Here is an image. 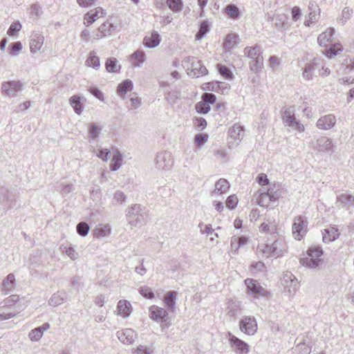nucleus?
Here are the masks:
<instances>
[{"mask_svg": "<svg viewBox=\"0 0 354 354\" xmlns=\"http://www.w3.org/2000/svg\"><path fill=\"white\" fill-rule=\"evenodd\" d=\"M209 31V26L207 21H203L200 25L198 32L196 34V39H202Z\"/></svg>", "mask_w": 354, "mask_h": 354, "instance_id": "obj_45", "label": "nucleus"}, {"mask_svg": "<svg viewBox=\"0 0 354 354\" xmlns=\"http://www.w3.org/2000/svg\"><path fill=\"white\" fill-rule=\"evenodd\" d=\"M193 122L195 128L198 131H203L207 127V122L202 117H194L193 118Z\"/></svg>", "mask_w": 354, "mask_h": 354, "instance_id": "obj_55", "label": "nucleus"}, {"mask_svg": "<svg viewBox=\"0 0 354 354\" xmlns=\"http://www.w3.org/2000/svg\"><path fill=\"white\" fill-rule=\"evenodd\" d=\"M225 11L227 15L232 19H237L239 16V8L233 4L226 6Z\"/></svg>", "mask_w": 354, "mask_h": 354, "instance_id": "obj_48", "label": "nucleus"}, {"mask_svg": "<svg viewBox=\"0 0 354 354\" xmlns=\"http://www.w3.org/2000/svg\"><path fill=\"white\" fill-rule=\"evenodd\" d=\"M94 153L103 161H107L111 156V151L107 149H97Z\"/></svg>", "mask_w": 354, "mask_h": 354, "instance_id": "obj_49", "label": "nucleus"}, {"mask_svg": "<svg viewBox=\"0 0 354 354\" xmlns=\"http://www.w3.org/2000/svg\"><path fill=\"white\" fill-rule=\"evenodd\" d=\"M111 233V227L109 225H100L94 230V234L97 238L108 236Z\"/></svg>", "mask_w": 354, "mask_h": 354, "instance_id": "obj_40", "label": "nucleus"}, {"mask_svg": "<svg viewBox=\"0 0 354 354\" xmlns=\"http://www.w3.org/2000/svg\"><path fill=\"white\" fill-rule=\"evenodd\" d=\"M160 42V36L156 31H153L150 36H145L143 39V44L149 48L158 46Z\"/></svg>", "mask_w": 354, "mask_h": 354, "instance_id": "obj_24", "label": "nucleus"}, {"mask_svg": "<svg viewBox=\"0 0 354 354\" xmlns=\"http://www.w3.org/2000/svg\"><path fill=\"white\" fill-rule=\"evenodd\" d=\"M208 136L204 133H198L195 136L194 143L196 145H203L207 140Z\"/></svg>", "mask_w": 354, "mask_h": 354, "instance_id": "obj_64", "label": "nucleus"}, {"mask_svg": "<svg viewBox=\"0 0 354 354\" xmlns=\"http://www.w3.org/2000/svg\"><path fill=\"white\" fill-rule=\"evenodd\" d=\"M179 97V93L177 91L172 90L165 93V99L170 104H174Z\"/></svg>", "mask_w": 354, "mask_h": 354, "instance_id": "obj_51", "label": "nucleus"}, {"mask_svg": "<svg viewBox=\"0 0 354 354\" xmlns=\"http://www.w3.org/2000/svg\"><path fill=\"white\" fill-rule=\"evenodd\" d=\"M282 120L286 127H292L299 132H304L305 130L304 124L297 120L292 106L285 109L282 114Z\"/></svg>", "mask_w": 354, "mask_h": 354, "instance_id": "obj_5", "label": "nucleus"}, {"mask_svg": "<svg viewBox=\"0 0 354 354\" xmlns=\"http://www.w3.org/2000/svg\"><path fill=\"white\" fill-rule=\"evenodd\" d=\"M244 54L251 59L262 57V51L259 46L255 45L253 47H245Z\"/></svg>", "mask_w": 354, "mask_h": 354, "instance_id": "obj_32", "label": "nucleus"}, {"mask_svg": "<svg viewBox=\"0 0 354 354\" xmlns=\"http://www.w3.org/2000/svg\"><path fill=\"white\" fill-rule=\"evenodd\" d=\"M263 64V57H259L255 59H252V61L250 62V68L253 73H257L261 71Z\"/></svg>", "mask_w": 354, "mask_h": 354, "instance_id": "obj_42", "label": "nucleus"}, {"mask_svg": "<svg viewBox=\"0 0 354 354\" xmlns=\"http://www.w3.org/2000/svg\"><path fill=\"white\" fill-rule=\"evenodd\" d=\"M68 296L65 291H58L54 293L49 299L48 304L53 306H57L67 300Z\"/></svg>", "mask_w": 354, "mask_h": 354, "instance_id": "obj_25", "label": "nucleus"}, {"mask_svg": "<svg viewBox=\"0 0 354 354\" xmlns=\"http://www.w3.org/2000/svg\"><path fill=\"white\" fill-rule=\"evenodd\" d=\"M22 48V44L20 41L13 42L10 44L8 48L9 54L15 56L17 55Z\"/></svg>", "mask_w": 354, "mask_h": 354, "instance_id": "obj_58", "label": "nucleus"}, {"mask_svg": "<svg viewBox=\"0 0 354 354\" xmlns=\"http://www.w3.org/2000/svg\"><path fill=\"white\" fill-rule=\"evenodd\" d=\"M138 291L142 296L147 299H151L155 297V295L151 288L147 286H141Z\"/></svg>", "mask_w": 354, "mask_h": 354, "instance_id": "obj_53", "label": "nucleus"}, {"mask_svg": "<svg viewBox=\"0 0 354 354\" xmlns=\"http://www.w3.org/2000/svg\"><path fill=\"white\" fill-rule=\"evenodd\" d=\"M310 147L320 153L330 152L333 147V141L326 136H320L310 142Z\"/></svg>", "mask_w": 354, "mask_h": 354, "instance_id": "obj_9", "label": "nucleus"}, {"mask_svg": "<svg viewBox=\"0 0 354 354\" xmlns=\"http://www.w3.org/2000/svg\"><path fill=\"white\" fill-rule=\"evenodd\" d=\"M338 236V230L337 228L333 227L325 229L323 232V241L325 243L335 241Z\"/></svg>", "mask_w": 354, "mask_h": 354, "instance_id": "obj_33", "label": "nucleus"}, {"mask_svg": "<svg viewBox=\"0 0 354 354\" xmlns=\"http://www.w3.org/2000/svg\"><path fill=\"white\" fill-rule=\"evenodd\" d=\"M317 5L315 1H310L308 5V10H310L308 15V19L304 22L306 26H310L312 24H314L318 19L319 13H317L315 9Z\"/></svg>", "mask_w": 354, "mask_h": 354, "instance_id": "obj_28", "label": "nucleus"}, {"mask_svg": "<svg viewBox=\"0 0 354 354\" xmlns=\"http://www.w3.org/2000/svg\"><path fill=\"white\" fill-rule=\"evenodd\" d=\"M333 33V28H328L325 32L319 35L317 38L318 44L322 46H326L328 43L332 41Z\"/></svg>", "mask_w": 354, "mask_h": 354, "instance_id": "obj_31", "label": "nucleus"}, {"mask_svg": "<svg viewBox=\"0 0 354 354\" xmlns=\"http://www.w3.org/2000/svg\"><path fill=\"white\" fill-rule=\"evenodd\" d=\"M238 201L236 196L233 194L227 198L225 204L227 208L230 209H234L236 207Z\"/></svg>", "mask_w": 354, "mask_h": 354, "instance_id": "obj_61", "label": "nucleus"}, {"mask_svg": "<svg viewBox=\"0 0 354 354\" xmlns=\"http://www.w3.org/2000/svg\"><path fill=\"white\" fill-rule=\"evenodd\" d=\"M168 311L163 308L152 305L149 308V316L152 320L160 323L162 330H164L168 328L170 325Z\"/></svg>", "mask_w": 354, "mask_h": 354, "instance_id": "obj_4", "label": "nucleus"}, {"mask_svg": "<svg viewBox=\"0 0 354 354\" xmlns=\"http://www.w3.org/2000/svg\"><path fill=\"white\" fill-rule=\"evenodd\" d=\"M176 293L174 291H169L165 295L163 302L165 304L167 310L174 313L175 310Z\"/></svg>", "mask_w": 354, "mask_h": 354, "instance_id": "obj_27", "label": "nucleus"}, {"mask_svg": "<svg viewBox=\"0 0 354 354\" xmlns=\"http://www.w3.org/2000/svg\"><path fill=\"white\" fill-rule=\"evenodd\" d=\"M218 70L219 73L224 77L228 80H232L233 78V73L230 71V69L225 65L218 64Z\"/></svg>", "mask_w": 354, "mask_h": 354, "instance_id": "obj_52", "label": "nucleus"}, {"mask_svg": "<svg viewBox=\"0 0 354 354\" xmlns=\"http://www.w3.org/2000/svg\"><path fill=\"white\" fill-rule=\"evenodd\" d=\"M106 70L109 73H118L120 70V65L118 64V60L114 57L108 58L105 63Z\"/></svg>", "mask_w": 354, "mask_h": 354, "instance_id": "obj_37", "label": "nucleus"}, {"mask_svg": "<svg viewBox=\"0 0 354 354\" xmlns=\"http://www.w3.org/2000/svg\"><path fill=\"white\" fill-rule=\"evenodd\" d=\"M118 339L123 344L129 345L134 342L137 338L136 332L131 328L118 330L116 333Z\"/></svg>", "mask_w": 354, "mask_h": 354, "instance_id": "obj_16", "label": "nucleus"}, {"mask_svg": "<svg viewBox=\"0 0 354 354\" xmlns=\"http://www.w3.org/2000/svg\"><path fill=\"white\" fill-rule=\"evenodd\" d=\"M323 254V250L319 246L310 247L307 251V257L300 259V263L309 268H317L322 261L319 258Z\"/></svg>", "mask_w": 354, "mask_h": 354, "instance_id": "obj_3", "label": "nucleus"}, {"mask_svg": "<svg viewBox=\"0 0 354 354\" xmlns=\"http://www.w3.org/2000/svg\"><path fill=\"white\" fill-rule=\"evenodd\" d=\"M105 14L104 10L100 7L91 10L84 15V24L86 26H89L97 19L104 17Z\"/></svg>", "mask_w": 354, "mask_h": 354, "instance_id": "obj_17", "label": "nucleus"}, {"mask_svg": "<svg viewBox=\"0 0 354 354\" xmlns=\"http://www.w3.org/2000/svg\"><path fill=\"white\" fill-rule=\"evenodd\" d=\"M131 60L132 64L135 67H140V66L145 62L146 57L145 53L142 50H137L131 55Z\"/></svg>", "mask_w": 354, "mask_h": 354, "instance_id": "obj_30", "label": "nucleus"}, {"mask_svg": "<svg viewBox=\"0 0 354 354\" xmlns=\"http://www.w3.org/2000/svg\"><path fill=\"white\" fill-rule=\"evenodd\" d=\"M21 87L22 84L19 81L4 82L1 84V93L6 96L14 97Z\"/></svg>", "mask_w": 354, "mask_h": 354, "instance_id": "obj_13", "label": "nucleus"}, {"mask_svg": "<svg viewBox=\"0 0 354 354\" xmlns=\"http://www.w3.org/2000/svg\"><path fill=\"white\" fill-rule=\"evenodd\" d=\"M336 117L333 114H327L319 118L316 122V127L322 130L333 129L336 124Z\"/></svg>", "mask_w": 354, "mask_h": 354, "instance_id": "obj_14", "label": "nucleus"}, {"mask_svg": "<svg viewBox=\"0 0 354 354\" xmlns=\"http://www.w3.org/2000/svg\"><path fill=\"white\" fill-rule=\"evenodd\" d=\"M307 232V221L301 216H296L292 224V234L297 240H301Z\"/></svg>", "mask_w": 354, "mask_h": 354, "instance_id": "obj_10", "label": "nucleus"}, {"mask_svg": "<svg viewBox=\"0 0 354 354\" xmlns=\"http://www.w3.org/2000/svg\"><path fill=\"white\" fill-rule=\"evenodd\" d=\"M237 36L234 33H230L227 35L225 40L223 43V46L225 50H230L236 44Z\"/></svg>", "mask_w": 354, "mask_h": 354, "instance_id": "obj_41", "label": "nucleus"}, {"mask_svg": "<svg viewBox=\"0 0 354 354\" xmlns=\"http://www.w3.org/2000/svg\"><path fill=\"white\" fill-rule=\"evenodd\" d=\"M85 64L87 66H90L93 68L95 70H97L100 67V62L99 57L97 56L96 52L92 50L89 53L88 57L85 62Z\"/></svg>", "mask_w": 354, "mask_h": 354, "instance_id": "obj_34", "label": "nucleus"}, {"mask_svg": "<svg viewBox=\"0 0 354 354\" xmlns=\"http://www.w3.org/2000/svg\"><path fill=\"white\" fill-rule=\"evenodd\" d=\"M353 15V10L346 7L342 10L341 17L338 19L339 24L344 25Z\"/></svg>", "mask_w": 354, "mask_h": 354, "instance_id": "obj_46", "label": "nucleus"}, {"mask_svg": "<svg viewBox=\"0 0 354 354\" xmlns=\"http://www.w3.org/2000/svg\"><path fill=\"white\" fill-rule=\"evenodd\" d=\"M89 226L85 222H80L77 225V232L82 236H85L89 232Z\"/></svg>", "mask_w": 354, "mask_h": 354, "instance_id": "obj_57", "label": "nucleus"}, {"mask_svg": "<svg viewBox=\"0 0 354 354\" xmlns=\"http://www.w3.org/2000/svg\"><path fill=\"white\" fill-rule=\"evenodd\" d=\"M286 17L281 15H276L274 18V26L278 29H285L287 27V24L285 23Z\"/></svg>", "mask_w": 354, "mask_h": 354, "instance_id": "obj_60", "label": "nucleus"}, {"mask_svg": "<svg viewBox=\"0 0 354 354\" xmlns=\"http://www.w3.org/2000/svg\"><path fill=\"white\" fill-rule=\"evenodd\" d=\"M50 328L48 323H44L41 326L31 330L28 337L32 342H38L42 337L44 333Z\"/></svg>", "mask_w": 354, "mask_h": 354, "instance_id": "obj_22", "label": "nucleus"}, {"mask_svg": "<svg viewBox=\"0 0 354 354\" xmlns=\"http://www.w3.org/2000/svg\"><path fill=\"white\" fill-rule=\"evenodd\" d=\"M68 101L75 113L79 115H81L84 111L86 99L82 95L75 94L72 95Z\"/></svg>", "mask_w": 354, "mask_h": 354, "instance_id": "obj_15", "label": "nucleus"}, {"mask_svg": "<svg viewBox=\"0 0 354 354\" xmlns=\"http://www.w3.org/2000/svg\"><path fill=\"white\" fill-rule=\"evenodd\" d=\"M127 196L126 195L121 191H116L114 193L113 198V204L116 205H122L126 202Z\"/></svg>", "mask_w": 354, "mask_h": 354, "instance_id": "obj_50", "label": "nucleus"}, {"mask_svg": "<svg viewBox=\"0 0 354 354\" xmlns=\"http://www.w3.org/2000/svg\"><path fill=\"white\" fill-rule=\"evenodd\" d=\"M156 167L158 169L167 171L174 165V158L169 151H162L157 153L156 158Z\"/></svg>", "mask_w": 354, "mask_h": 354, "instance_id": "obj_7", "label": "nucleus"}, {"mask_svg": "<svg viewBox=\"0 0 354 354\" xmlns=\"http://www.w3.org/2000/svg\"><path fill=\"white\" fill-rule=\"evenodd\" d=\"M21 24L19 21H14L10 26L7 34L9 36H15L21 29Z\"/></svg>", "mask_w": 354, "mask_h": 354, "instance_id": "obj_56", "label": "nucleus"}, {"mask_svg": "<svg viewBox=\"0 0 354 354\" xmlns=\"http://www.w3.org/2000/svg\"><path fill=\"white\" fill-rule=\"evenodd\" d=\"M133 85L132 81L129 80H126L123 81L118 86V94L120 97H124V96L127 92L131 91L133 89Z\"/></svg>", "mask_w": 354, "mask_h": 354, "instance_id": "obj_36", "label": "nucleus"}, {"mask_svg": "<svg viewBox=\"0 0 354 354\" xmlns=\"http://www.w3.org/2000/svg\"><path fill=\"white\" fill-rule=\"evenodd\" d=\"M271 245L272 256L274 258H278L283 255L286 250V244L282 239L274 241Z\"/></svg>", "mask_w": 354, "mask_h": 354, "instance_id": "obj_20", "label": "nucleus"}, {"mask_svg": "<svg viewBox=\"0 0 354 354\" xmlns=\"http://www.w3.org/2000/svg\"><path fill=\"white\" fill-rule=\"evenodd\" d=\"M113 28V26L109 21H106L100 26L98 31L104 34L110 35Z\"/></svg>", "mask_w": 354, "mask_h": 354, "instance_id": "obj_63", "label": "nucleus"}, {"mask_svg": "<svg viewBox=\"0 0 354 354\" xmlns=\"http://www.w3.org/2000/svg\"><path fill=\"white\" fill-rule=\"evenodd\" d=\"M338 202L343 206H354V196L343 194L337 198Z\"/></svg>", "mask_w": 354, "mask_h": 354, "instance_id": "obj_39", "label": "nucleus"}, {"mask_svg": "<svg viewBox=\"0 0 354 354\" xmlns=\"http://www.w3.org/2000/svg\"><path fill=\"white\" fill-rule=\"evenodd\" d=\"M19 301V295H12L7 298H6L2 302L1 304H3L2 306H13Z\"/></svg>", "mask_w": 354, "mask_h": 354, "instance_id": "obj_59", "label": "nucleus"}, {"mask_svg": "<svg viewBox=\"0 0 354 354\" xmlns=\"http://www.w3.org/2000/svg\"><path fill=\"white\" fill-rule=\"evenodd\" d=\"M182 64L187 71V74L193 77H198L206 75L207 70L201 62L194 57L188 56L182 61Z\"/></svg>", "mask_w": 354, "mask_h": 354, "instance_id": "obj_2", "label": "nucleus"}, {"mask_svg": "<svg viewBox=\"0 0 354 354\" xmlns=\"http://www.w3.org/2000/svg\"><path fill=\"white\" fill-rule=\"evenodd\" d=\"M44 37L39 32H33L30 37V50L31 53L39 51L44 44Z\"/></svg>", "mask_w": 354, "mask_h": 354, "instance_id": "obj_19", "label": "nucleus"}, {"mask_svg": "<svg viewBox=\"0 0 354 354\" xmlns=\"http://www.w3.org/2000/svg\"><path fill=\"white\" fill-rule=\"evenodd\" d=\"M228 144L230 147H235L242 140L244 136V130L239 124H234L229 130Z\"/></svg>", "mask_w": 354, "mask_h": 354, "instance_id": "obj_12", "label": "nucleus"}, {"mask_svg": "<svg viewBox=\"0 0 354 354\" xmlns=\"http://www.w3.org/2000/svg\"><path fill=\"white\" fill-rule=\"evenodd\" d=\"M195 109L198 113L206 114L210 111V106L204 101L201 100L195 105Z\"/></svg>", "mask_w": 354, "mask_h": 354, "instance_id": "obj_54", "label": "nucleus"}, {"mask_svg": "<svg viewBox=\"0 0 354 354\" xmlns=\"http://www.w3.org/2000/svg\"><path fill=\"white\" fill-rule=\"evenodd\" d=\"M123 161L122 154L118 149H115L113 152V157L111 160V163L109 165L110 170L112 171H115L120 169L122 166Z\"/></svg>", "mask_w": 354, "mask_h": 354, "instance_id": "obj_26", "label": "nucleus"}, {"mask_svg": "<svg viewBox=\"0 0 354 354\" xmlns=\"http://www.w3.org/2000/svg\"><path fill=\"white\" fill-rule=\"evenodd\" d=\"M247 292L257 299L261 297H266L269 292L261 285V283L253 279L248 278L244 281Z\"/></svg>", "mask_w": 354, "mask_h": 354, "instance_id": "obj_6", "label": "nucleus"}, {"mask_svg": "<svg viewBox=\"0 0 354 354\" xmlns=\"http://www.w3.org/2000/svg\"><path fill=\"white\" fill-rule=\"evenodd\" d=\"M286 287L288 289L290 294H295L298 289V281L297 278L291 273L286 272L284 275Z\"/></svg>", "mask_w": 354, "mask_h": 354, "instance_id": "obj_23", "label": "nucleus"}, {"mask_svg": "<svg viewBox=\"0 0 354 354\" xmlns=\"http://www.w3.org/2000/svg\"><path fill=\"white\" fill-rule=\"evenodd\" d=\"M257 253L262 257L272 258L271 245L268 243L259 244L257 248Z\"/></svg>", "mask_w": 354, "mask_h": 354, "instance_id": "obj_38", "label": "nucleus"}, {"mask_svg": "<svg viewBox=\"0 0 354 354\" xmlns=\"http://www.w3.org/2000/svg\"><path fill=\"white\" fill-rule=\"evenodd\" d=\"M230 188L229 182L225 178H221L215 183V189L212 192L213 194H221L225 193Z\"/></svg>", "mask_w": 354, "mask_h": 354, "instance_id": "obj_29", "label": "nucleus"}, {"mask_svg": "<svg viewBox=\"0 0 354 354\" xmlns=\"http://www.w3.org/2000/svg\"><path fill=\"white\" fill-rule=\"evenodd\" d=\"M126 212L127 221L131 228L141 227L147 222V214L139 204L128 207Z\"/></svg>", "mask_w": 354, "mask_h": 354, "instance_id": "obj_1", "label": "nucleus"}, {"mask_svg": "<svg viewBox=\"0 0 354 354\" xmlns=\"http://www.w3.org/2000/svg\"><path fill=\"white\" fill-rule=\"evenodd\" d=\"M15 288V276L13 273H10L3 280L1 283V290L3 295H8Z\"/></svg>", "mask_w": 354, "mask_h": 354, "instance_id": "obj_21", "label": "nucleus"}, {"mask_svg": "<svg viewBox=\"0 0 354 354\" xmlns=\"http://www.w3.org/2000/svg\"><path fill=\"white\" fill-rule=\"evenodd\" d=\"M117 308L119 313L124 317H128L131 313V305L126 300H120Z\"/></svg>", "mask_w": 354, "mask_h": 354, "instance_id": "obj_35", "label": "nucleus"}, {"mask_svg": "<svg viewBox=\"0 0 354 354\" xmlns=\"http://www.w3.org/2000/svg\"><path fill=\"white\" fill-rule=\"evenodd\" d=\"M168 7L174 12H180L183 8L182 0H167Z\"/></svg>", "mask_w": 354, "mask_h": 354, "instance_id": "obj_47", "label": "nucleus"}, {"mask_svg": "<svg viewBox=\"0 0 354 354\" xmlns=\"http://www.w3.org/2000/svg\"><path fill=\"white\" fill-rule=\"evenodd\" d=\"M322 65V60L320 58H314L311 63L306 64L304 68L302 75L306 80L313 79V71L318 69Z\"/></svg>", "mask_w": 354, "mask_h": 354, "instance_id": "obj_18", "label": "nucleus"}, {"mask_svg": "<svg viewBox=\"0 0 354 354\" xmlns=\"http://www.w3.org/2000/svg\"><path fill=\"white\" fill-rule=\"evenodd\" d=\"M202 100L210 106L211 104H214L216 102V97L212 93H205L202 95Z\"/></svg>", "mask_w": 354, "mask_h": 354, "instance_id": "obj_62", "label": "nucleus"}, {"mask_svg": "<svg viewBox=\"0 0 354 354\" xmlns=\"http://www.w3.org/2000/svg\"><path fill=\"white\" fill-rule=\"evenodd\" d=\"M343 50V48L341 44H336L333 45L332 47H330L328 49H326L324 51V54L329 57L331 58L335 55H337L339 52H342Z\"/></svg>", "mask_w": 354, "mask_h": 354, "instance_id": "obj_43", "label": "nucleus"}, {"mask_svg": "<svg viewBox=\"0 0 354 354\" xmlns=\"http://www.w3.org/2000/svg\"><path fill=\"white\" fill-rule=\"evenodd\" d=\"M239 328L241 332L253 335L257 330V323L254 317H244L239 322Z\"/></svg>", "mask_w": 354, "mask_h": 354, "instance_id": "obj_11", "label": "nucleus"}, {"mask_svg": "<svg viewBox=\"0 0 354 354\" xmlns=\"http://www.w3.org/2000/svg\"><path fill=\"white\" fill-rule=\"evenodd\" d=\"M257 202L261 207H268L271 202L269 199V194L264 191L261 192L257 198Z\"/></svg>", "mask_w": 354, "mask_h": 354, "instance_id": "obj_44", "label": "nucleus"}, {"mask_svg": "<svg viewBox=\"0 0 354 354\" xmlns=\"http://www.w3.org/2000/svg\"><path fill=\"white\" fill-rule=\"evenodd\" d=\"M226 337L228 339L230 347L234 352L239 354H247L249 353L250 346L246 342L238 338L230 332L227 333Z\"/></svg>", "mask_w": 354, "mask_h": 354, "instance_id": "obj_8", "label": "nucleus"}]
</instances>
